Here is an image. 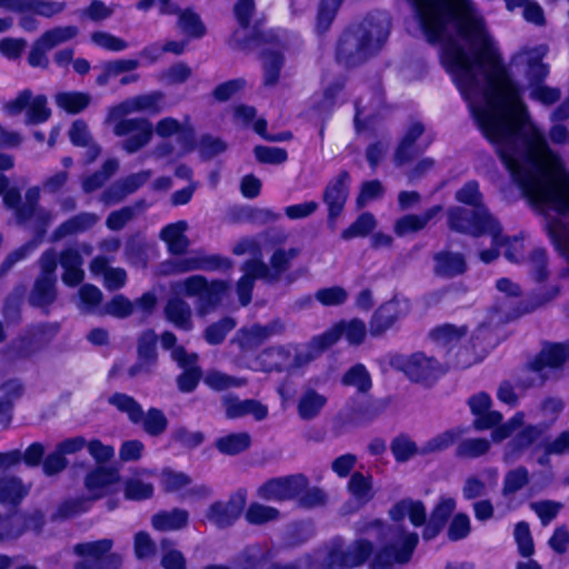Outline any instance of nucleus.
<instances>
[{
  "label": "nucleus",
  "instance_id": "37",
  "mask_svg": "<svg viewBox=\"0 0 569 569\" xmlns=\"http://www.w3.org/2000/svg\"><path fill=\"white\" fill-rule=\"evenodd\" d=\"M440 211L439 207H433L423 214H408L398 219L395 223V232L399 237H405L423 229L427 223Z\"/></svg>",
  "mask_w": 569,
  "mask_h": 569
},
{
  "label": "nucleus",
  "instance_id": "11",
  "mask_svg": "<svg viewBox=\"0 0 569 569\" xmlns=\"http://www.w3.org/2000/svg\"><path fill=\"white\" fill-rule=\"evenodd\" d=\"M367 336L366 323L359 319L345 320L336 323L323 335L311 340L309 348L315 350L316 356L335 345L343 337L349 345H360Z\"/></svg>",
  "mask_w": 569,
  "mask_h": 569
},
{
  "label": "nucleus",
  "instance_id": "40",
  "mask_svg": "<svg viewBox=\"0 0 569 569\" xmlns=\"http://www.w3.org/2000/svg\"><path fill=\"white\" fill-rule=\"evenodd\" d=\"M327 399L325 396L313 391H305L298 400V413L301 419L310 420L317 417L325 407Z\"/></svg>",
  "mask_w": 569,
  "mask_h": 569
},
{
  "label": "nucleus",
  "instance_id": "49",
  "mask_svg": "<svg viewBox=\"0 0 569 569\" xmlns=\"http://www.w3.org/2000/svg\"><path fill=\"white\" fill-rule=\"evenodd\" d=\"M542 366L558 368L569 361V342L550 345L543 348L540 355Z\"/></svg>",
  "mask_w": 569,
  "mask_h": 569
},
{
  "label": "nucleus",
  "instance_id": "51",
  "mask_svg": "<svg viewBox=\"0 0 569 569\" xmlns=\"http://www.w3.org/2000/svg\"><path fill=\"white\" fill-rule=\"evenodd\" d=\"M90 41L93 46L111 52H120L129 47L126 40L107 31L92 32Z\"/></svg>",
  "mask_w": 569,
  "mask_h": 569
},
{
  "label": "nucleus",
  "instance_id": "39",
  "mask_svg": "<svg viewBox=\"0 0 569 569\" xmlns=\"http://www.w3.org/2000/svg\"><path fill=\"white\" fill-rule=\"evenodd\" d=\"M91 101V96L80 91H61L54 96L58 108L68 113H78L86 109Z\"/></svg>",
  "mask_w": 569,
  "mask_h": 569
},
{
  "label": "nucleus",
  "instance_id": "24",
  "mask_svg": "<svg viewBox=\"0 0 569 569\" xmlns=\"http://www.w3.org/2000/svg\"><path fill=\"white\" fill-rule=\"evenodd\" d=\"M244 505L246 496L238 492L226 503H213L208 510L207 518L218 527L229 526L240 516Z\"/></svg>",
  "mask_w": 569,
  "mask_h": 569
},
{
  "label": "nucleus",
  "instance_id": "57",
  "mask_svg": "<svg viewBox=\"0 0 569 569\" xmlns=\"http://www.w3.org/2000/svg\"><path fill=\"white\" fill-rule=\"evenodd\" d=\"M161 486L166 491H179L190 485L191 480L188 475L181 471L164 469L160 476Z\"/></svg>",
  "mask_w": 569,
  "mask_h": 569
},
{
  "label": "nucleus",
  "instance_id": "60",
  "mask_svg": "<svg viewBox=\"0 0 569 569\" xmlns=\"http://www.w3.org/2000/svg\"><path fill=\"white\" fill-rule=\"evenodd\" d=\"M376 227V219L373 216L369 213L361 214L355 223H352L349 228L343 230L342 238L346 240L356 238V237H365Z\"/></svg>",
  "mask_w": 569,
  "mask_h": 569
},
{
  "label": "nucleus",
  "instance_id": "2",
  "mask_svg": "<svg viewBox=\"0 0 569 569\" xmlns=\"http://www.w3.org/2000/svg\"><path fill=\"white\" fill-rule=\"evenodd\" d=\"M365 531L381 540L383 546L378 551L373 552L370 542L365 539L351 546H345L341 539H333L293 565H274L270 569H350L367 560L370 569H387L395 563L408 561L418 542L417 533L405 531L399 526L388 527L379 521L371 522Z\"/></svg>",
  "mask_w": 569,
  "mask_h": 569
},
{
  "label": "nucleus",
  "instance_id": "14",
  "mask_svg": "<svg viewBox=\"0 0 569 569\" xmlns=\"http://www.w3.org/2000/svg\"><path fill=\"white\" fill-rule=\"evenodd\" d=\"M113 546L112 540L102 539L92 542H86L76 546V552L83 558V563H79L77 569H118L121 558L118 555L104 557Z\"/></svg>",
  "mask_w": 569,
  "mask_h": 569
},
{
  "label": "nucleus",
  "instance_id": "54",
  "mask_svg": "<svg viewBox=\"0 0 569 569\" xmlns=\"http://www.w3.org/2000/svg\"><path fill=\"white\" fill-rule=\"evenodd\" d=\"M179 27L183 33L192 38L202 37L206 28L200 18L190 10H184L179 13Z\"/></svg>",
  "mask_w": 569,
  "mask_h": 569
},
{
  "label": "nucleus",
  "instance_id": "52",
  "mask_svg": "<svg viewBox=\"0 0 569 569\" xmlns=\"http://www.w3.org/2000/svg\"><path fill=\"white\" fill-rule=\"evenodd\" d=\"M529 480L528 471L525 468H517L506 473L503 479L502 496L511 499L512 496L522 489Z\"/></svg>",
  "mask_w": 569,
  "mask_h": 569
},
{
  "label": "nucleus",
  "instance_id": "9",
  "mask_svg": "<svg viewBox=\"0 0 569 569\" xmlns=\"http://www.w3.org/2000/svg\"><path fill=\"white\" fill-rule=\"evenodd\" d=\"M176 291L198 297V312L203 316L224 300L228 287L221 281L207 283L202 277L192 276L177 283Z\"/></svg>",
  "mask_w": 569,
  "mask_h": 569
},
{
  "label": "nucleus",
  "instance_id": "3",
  "mask_svg": "<svg viewBox=\"0 0 569 569\" xmlns=\"http://www.w3.org/2000/svg\"><path fill=\"white\" fill-rule=\"evenodd\" d=\"M163 106V94L152 92L130 98L110 109L108 121L113 123L114 133L129 137L123 143L128 152H134L149 142L152 126L146 119H126V117L134 112L158 113Z\"/></svg>",
  "mask_w": 569,
  "mask_h": 569
},
{
  "label": "nucleus",
  "instance_id": "8",
  "mask_svg": "<svg viewBox=\"0 0 569 569\" xmlns=\"http://www.w3.org/2000/svg\"><path fill=\"white\" fill-rule=\"evenodd\" d=\"M298 254L296 249H277L271 259V270L267 269L259 260L248 261L243 267V277L238 282L237 292L241 305H247L250 301V291L252 289L253 280L256 278L273 279L279 273L284 271L290 261Z\"/></svg>",
  "mask_w": 569,
  "mask_h": 569
},
{
  "label": "nucleus",
  "instance_id": "6",
  "mask_svg": "<svg viewBox=\"0 0 569 569\" xmlns=\"http://www.w3.org/2000/svg\"><path fill=\"white\" fill-rule=\"evenodd\" d=\"M525 448L537 451L543 448L546 455H563L569 452V432H562L552 442L546 441V429L537 426L522 427L506 448L503 460L513 462Z\"/></svg>",
  "mask_w": 569,
  "mask_h": 569
},
{
  "label": "nucleus",
  "instance_id": "59",
  "mask_svg": "<svg viewBox=\"0 0 569 569\" xmlns=\"http://www.w3.org/2000/svg\"><path fill=\"white\" fill-rule=\"evenodd\" d=\"M343 383L353 386L359 391H367L371 388L370 376L362 365L352 367L343 377Z\"/></svg>",
  "mask_w": 569,
  "mask_h": 569
},
{
  "label": "nucleus",
  "instance_id": "31",
  "mask_svg": "<svg viewBox=\"0 0 569 569\" xmlns=\"http://www.w3.org/2000/svg\"><path fill=\"white\" fill-rule=\"evenodd\" d=\"M282 330V325L278 321L271 322L268 326H252L239 332L238 341L242 349H251L259 346L268 338Z\"/></svg>",
  "mask_w": 569,
  "mask_h": 569
},
{
  "label": "nucleus",
  "instance_id": "23",
  "mask_svg": "<svg viewBox=\"0 0 569 569\" xmlns=\"http://www.w3.org/2000/svg\"><path fill=\"white\" fill-rule=\"evenodd\" d=\"M388 37L386 28H372L366 37L358 39L352 34H346L339 44V54L347 53L349 49L357 43V53L359 58L378 50Z\"/></svg>",
  "mask_w": 569,
  "mask_h": 569
},
{
  "label": "nucleus",
  "instance_id": "61",
  "mask_svg": "<svg viewBox=\"0 0 569 569\" xmlns=\"http://www.w3.org/2000/svg\"><path fill=\"white\" fill-rule=\"evenodd\" d=\"M392 453L397 461H407L417 453H421L420 448L406 436L396 438L391 445Z\"/></svg>",
  "mask_w": 569,
  "mask_h": 569
},
{
  "label": "nucleus",
  "instance_id": "35",
  "mask_svg": "<svg viewBox=\"0 0 569 569\" xmlns=\"http://www.w3.org/2000/svg\"><path fill=\"white\" fill-rule=\"evenodd\" d=\"M455 508L456 500L452 497L442 496L433 508L430 521L425 529L423 537L426 539L433 538Z\"/></svg>",
  "mask_w": 569,
  "mask_h": 569
},
{
  "label": "nucleus",
  "instance_id": "18",
  "mask_svg": "<svg viewBox=\"0 0 569 569\" xmlns=\"http://www.w3.org/2000/svg\"><path fill=\"white\" fill-rule=\"evenodd\" d=\"M409 312V302L406 299H393L375 312L370 322L372 336H379L391 328L399 319Z\"/></svg>",
  "mask_w": 569,
  "mask_h": 569
},
{
  "label": "nucleus",
  "instance_id": "30",
  "mask_svg": "<svg viewBox=\"0 0 569 569\" xmlns=\"http://www.w3.org/2000/svg\"><path fill=\"white\" fill-rule=\"evenodd\" d=\"M390 517L396 522L402 521L408 517L413 526L419 527L426 521L427 510L421 501L405 499L391 508Z\"/></svg>",
  "mask_w": 569,
  "mask_h": 569
},
{
  "label": "nucleus",
  "instance_id": "10",
  "mask_svg": "<svg viewBox=\"0 0 569 569\" xmlns=\"http://www.w3.org/2000/svg\"><path fill=\"white\" fill-rule=\"evenodd\" d=\"M316 357L315 350L310 349L309 345L299 351L292 347L288 349L272 348L263 351L259 358L247 363L246 367L252 370L270 371L273 369L300 367Z\"/></svg>",
  "mask_w": 569,
  "mask_h": 569
},
{
  "label": "nucleus",
  "instance_id": "45",
  "mask_svg": "<svg viewBox=\"0 0 569 569\" xmlns=\"http://www.w3.org/2000/svg\"><path fill=\"white\" fill-rule=\"evenodd\" d=\"M461 436L460 429H450L441 433H438L426 441L421 447L420 451L423 455L437 453L448 449L452 446L457 439Z\"/></svg>",
  "mask_w": 569,
  "mask_h": 569
},
{
  "label": "nucleus",
  "instance_id": "17",
  "mask_svg": "<svg viewBox=\"0 0 569 569\" xmlns=\"http://www.w3.org/2000/svg\"><path fill=\"white\" fill-rule=\"evenodd\" d=\"M403 371L412 381L430 383L441 377L446 368L431 357L415 353L406 360Z\"/></svg>",
  "mask_w": 569,
  "mask_h": 569
},
{
  "label": "nucleus",
  "instance_id": "16",
  "mask_svg": "<svg viewBox=\"0 0 569 569\" xmlns=\"http://www.w3.org/2000/svg\"><path fill=\"white\" fill-rule=\"evenodd\" d=\"M9 180L4 174L0 173V196H3V203L8 209L14 211L19 221H26L29 218H40L41 212L36 209L34 204L39 199V189L32 188L26 193V203L22 208L18 207L20 193L16 188H8Z\"/></svg>",
  "mask_w": 569,
  "mask_h": 569
},
{
  "label": "nucleus",
  "instance_id": "63",
  "mask_svg": "<svg viewBox=\"0 0 569 569\" xmlns=\"http://www.w3.org/2000/svg\"><path fill=\"white\" fill-rule=\"evenodd\" d=\"M63 10V4L50 0H26L24 12L52 17Z\"/></svg>",
  "mask_w": 569,
  "mask_h": 569
},
{
  "label": "nucleus",
  "instance_id": "4",
  "mask_svg": "<svg viewBox=\"0 0 569 569\" xmlns=\"http://www.w3.org/2000/svg\"><path fill=\"white\" fill-rule=\"evenodd\" d=\"M457 201L473 208L469 212L461 208H452L448 212L449 224L452 229L470 233L473 236H481L487 226L490 227L492 239L497 240V221L495 218L482 207V194L479 191V186L476 181H469L463 184L456 192Z\"/></svg>",
  "mask_w": 569,
  "mask_h": 569
},
{
  "label": "nucleus",
  "instance_id": "32",
  "mask_svg": "<svg viewBox=\"0 0 569 569\" xmlns=\"http://www.w3.org/2000/svg\"><path fill=\"white\" fill-rule=\"evenodd\" d=\"M90 271L93 276H102L104 287L109 290L121 288L127 280V274L123 269L109 268L107 260L102 257H97L92 260Z\"/></svg>",
  "mask_w": 569,
  "mask_h": 569
},
{
  "label": "nucleus",
  "instance_id": "7",
  "mask_svg": "<svg viewBox=\"0 0 569 569\" xmlns=\"http://www.w3.org/2000/svg\"><path fill=\"white\" fill-rule=\"evenodd\" d=\"M546 52L547 49L543 46L525 49L515 57V63L526 67L531 81L529 86L530 98L543 104H551L559 99L560 93L555 88L540 84V80L549 72L548 67L541 62Z\"/></svg>",
  "mask_w": 569,
  "mask_h": 569
},
{
  "label": "nucleus",
  "instance_id": "48",
  "mask_svg": "<svg viewBox=\"0 0 569 569\" xmlns=\"http://www.w3.org/2000/svg\"><path fill=\"white\" fill-rule=\"evenodd\" d=\"M465 270V260L458 253H440L436 257L437 273L446 277L457 276Z\"/></svg>",
  "mask_w": 569,
  "mask_h": 569
},
{
  "label": "nucleus",
  "instance_id": "44",
  "mask_svg": "<svg viewBox=\"0 0 569 569\" xmlns=\"http://www.w3.org/2000/svg\"><path fill=\"white\" fill-rule=\"evenodd\" d=\"M188 522V512L184 510H172L170 512L157 513L152 517V526L160 531L178 530Z\"/></svg>",
  "mask_w": 569,
  "mask_h": 569
},
{
  "label": "nucleus",
  "instance_id": "55",
  "mask_svg": "<svg viewBox=\"0 0 569 569\" xmlns=\"http://www.w3.org/2000/svg\"><path fill=\"white\" fill-rule=\"evenodd\" d=\"M28 492V488L24 487L18 479H9L0 481V502L16 503Z\"/></svg>",
  "mask_w": 569,
  "mask_h": 569
},
{
  "label": "nucleus",
  "instance_id": "29",
  "mask_svg": "<svg viewBox=\"0 0 569 569\" xmlns=\"http://www.w3.org/2000/svg\"><path fill=\"white\" fill-rule=\"evenodd\" d=\"M22 386L13 378L0 379V426L6 427L11 419L12 403L22 395Z\"/></svg>",
  "mask_w": 569,
  "mask_h": 569
},
{
  "label": "nucleus",
  "instance_id": "53",
  "mask_svg": "<svg viewBox=\"0 0 569 569\" xmlns=\"http://www.w3.org/2000/svg\"><path fill=\"white\" fill-rule=\"evenodd\" d=\"M349 492L359 502H367L372 498V488L370 479L360 475L353 473L349 481Z\"/></svg>",
  "mask_w": 569,
  "mask_h": 569
},
{
  "label": "nucleus",
  "instance_id": "50",
  "mask_svg": "<svg viewBox=\"0 0 569 569\" xmlns=\"http://www.w3.org/2000/svg\"><path fill=\"white\" fill-rule=\"evenodd\" d=\"M487 482L482 481L478 477H470L467 479L463 487V497L466 499H473L482 496L488 486H495L498 480V472L495 469H490L485 473Z\"/></svg>",
  "mask_w": 569,
  "mask_h": 569
},
{
  "label": "nucleus",
  "instance_id": "58",
  "mask_svg": "<svg viewBox=\"0 0 569 569\" xmlns=\"http://www.w3.org/2000/svg\"><path fill=\"white\" fill-rule=\"evenodd\" d=\"M279 517L277 509L260 503H252L246 512V519L250 523L262 525Z\"/></svg>",
  "mask_w": 569,
  "mask_h": 569
},
{
  "label": "nucleus",
  "instance_id": "41",
  "mask_svg": "<svg viewBox=\"0 0 569 569\" xmlns=\"http://www.w3.org/2000/svg\"><path fill=\"white\" fill-rule=\"evenodd\" d=\"M166 317L177 328L190 330L192 328L191 310L181 299H172L166 307Z\"/></svg>",
  "mask_w": 569,
  "mask_h": 569
},
{
  "label": "nucleus",
  "instance_id": "47",
  "mask_svg": "<svg viewBox=\"0 0 569 569\" xmlns=\"http://www.w3.org/2000/svg\"><path fill=\"white\" fill-rule=\"evenodd\" d=\"M69 138L76 146H88L89 161H93L98 157L100 152L99 148L94 144H89L90 133L87 123L82 120H77L72 123L71 128L69 129Z\"/></svg>",
  "mask_w": 569,
  "mask_h": 569
},
{
  "label": "nucleus",
  "instance_id": "62",
  "mask_svg": "<svg viewBox=\"0 0 569 569\" xmlns=\"http://www.w3.org/2000/svg\"><path fill=\"white\" fill-rule=\"evenodd\" d=\"M513 536L520 555L523 557L531 556L535 547L528 523L518 522L515 527Z\"/></svg>",
  "mask_w": 569,
  "mask_h": 569
},
{
  "label": "nucleus",
  "instance_id": "20",
  "mask_svg": "<svg viewBox=\"0 0 569 569\" xmlns=\"http://www.w3.org/2000/svg\"><path fill=\"white\" fill-rule=\"evenodd\" d=\"M120 476L116 469L97 468L86 478V489L91 499L118 492Z\"/></svg>",
  "mask_w": 569,
  "mask_h": 569
},
{
  "label": "nucleus",
  "instance_id": "36",
  "mask_svg": "<svg viewBox=\"0 0 569 569\" xmlns=\"http://www.w3.org/2000/svg\"><path fill=\"white\" fill-rule=\"evenodd\" d=\"M188 223L183 220L166 226L161 231V239L167 243L168 249L172 253H182L189 241L186 237Z\"/></svg>",
  "mask_w": 569,
  "mask_h": 569
},
{
  "label": "nucleus",
  "instance_id": "25",
  "mask_svg": "<svg viewBox=\"0 0 569 569\" xmlns=\"http://www.w3.org/2000/svg\"><path fill=\"white\" fill-rule=\"evenodd\" d=\"M156 133L162 138L176 137L179 143L178 154L192 149L193 132L187 122H179L173 118H163L156 126Z\"/></svg>",
  "mask_w": 569,
  "mask_h": 569
},
{
  "label": "nucleus",
  "instance_id": "19",
  "mask_svg": "<svg viewBox=\"0 0 569 569\" xmlns=\"http://www.w3.org/2000/svg\"><path fill=\"white\" fill-rule=\"evenodd\" d=\"M42 274L37 280L34 289L31 295V300L37 306H46L53 301L56 297L54 291V269L56 259L53 254L47 253L41 261Z\"/></svg>",
  "mask_w": 569,
  "mask_h": 569
},
{
  "label": "nucleus",
  "instance_id": "64",
  "mask_svg": "<svg viewBox=\"0 0 569 569\" xmlns=\"http://www.w3.org/2000/svg\"><path fill=\"white\" fill-rule=\"evenodd\" d=\"M204 382L212 389L223 390L231 387H240L246 383V380L233 378L219 371H210L204 377Z\"/></svg>",
  "mask_w": 569,
  "mask_h": 569
},
{
  "label": "nucleus",
  "instance_id": "26",
  "mask_svg": "<svg viewBox=\"0 0 569 569\" xmlns=\"http://www.w3.org/2000/svg\"><path fill=\"white\" fill-rule=\"evenodd\" d=\"M431 142L429 137H423V127L420 123H413L401 140L396 160L399 164L409 160L412 156L423 151Z\"/></svg>",
  "mask_w": 569,
  "mask_h": 569
},
{
  "label": "nucleus",
  "instance_id": "27",
  "mask_svg": "<svg viewBox=\"0 0 569 569\" xmlns=\"http://www.w3.org/2000/svg\"><path fill=\"white\" fill-rule=\"evenodd\" d=\"M172 358L184 369V372L178 378V387L183 392L192 391L200 379V370L197 368V356L194 353L187 355L186 351L178 347L172 351Z\"/></svg>",
  "mask_w": 569,
  "mask_h": 569
},
{
  "label": "nucleus",
  "instance_id": "28",
  "mask_svg": "<svg viewBox=\"0 0 569 569\" xmlns=\"http://www.w3.org/2000/svg\"><path fill=\"white\" fill-rule=\"evenodd\" d=\"M223 406L227 417L231 419L251 416L260 421L268 416V407L253 399L240 400L237 398H226Z\"/></svg>",
  "mask_w": 569,
  "mask_h": 569
},
{
  "label": "nucleus",
  "instance_id": "1",
  "mask_svg": "<svg viewBox=\"0 0 569 569\" xmlns=\"http://www.w3.org/2000/svg\"><path fill=\"white\" fill-rule=\"evenodd\" d=\"M427 40L467 102H522L483 19L470 0H411Z\"/></svg>",
  "mask_w": 569,
  "mask_h": 569
},
{
  "label": "nucleus",
  "instance_id": "34",
  "mask_svg": "<svg viewBox=\"0 0 569 569\" xmlns=\"http://www.w3.org/2000/svg\"><path fill=\"white\" fill-rule=\"evenodd\" d=\"M152 472L147 469L137 471L132 477L126 480L123 485L124 497L130 500H143L153 495V485L143 480L144 477H151Z\"/></svg>",
  "mask_w": 569,
  "mask_h": 569
},
{
  "label": "nucleus",
  "instance_id": "38",
  "mask_svg": "<svg viewBox=\"0 0 569 569\" xmlns=\"http://www.w3.org/2000/svg\"><path fill=\"white\" fill-rule=\"evenodd\" d=\"M139 67L136 59H117L102 63L99 69L100 73L96 79L98 86H106L110 79L120 76L123 72L133 71Z\"/></svg>",
  "mask_w": 569,
  "mask_h": 569
},
{
  "label": "nucleus",
  "instance_id": "15",
  "mask_svg": "<svg viewBox=\"0 0 569 569\" xmlns=\"http://www.w3.org/2000/svg\"><path fill=\"white\" fill-rule=\"evenodd\" d=\"M308 487L302 475L271 479L258 489V495L264 500L282 501L299 497Z\"/></svg>",
  "mask_w": 569,
  "mask_h": 569
},
{
  "label": "nucleus",
  "instance_id": "21",
  "mask_svg": "<svg viewBox=\"0 0 569 569\" xmlns=\"http://www.w3.org/2000/svg\"><path fill=\"white\" fill-rule=\"evenodd\" d=\"M497 240L495 241L492 239V232L490 230V227L487 226L485 228V232L480 236H488L490 238V243L493 246V249L490 250H482L480 252V259L489 263L492 260H495L498 257V247H506L505 256L510 261H518L519 257L522 254L523 251V240L520 238H505L501 236L499 223L497 222Z\"/></svg>",
  "mask_w": 569,
  "mask_h": 569
},
{
  "label": "nucleus",
  "instance_id": "56",
  "mask_svg": "<svg viewBox=\"0 0 569 569\" xmlns=\"http://www.w3.org/2000/svg\"><path fill=\"white\" fill-rule=\"evenodd\" d=\"M490 442L483 438L467 439L457 447V455L463 458H477L489 451Z\"/></svg>",
  "mask_w": 569,
  "mask_h": 569
},
{
  "label": "nucleus",
  "instance_id": "33",
  "mask_svg": "<svg viewBox=\"0 0 569 569\" xmlns=\"http://www.w3.org/2000/svg\"><path fill=\"white\" fill-rule=\"evenodd\" d=\"M349 176L341 173L332 181L325 193V201L329 206L330 217H336L342 210L348 193Z\"/></svg>",
  "mask_w": 569,
  "mask_h": 569
},
{
  "label": "nucleus",
  "instance_id": "13",
  "mask_svg": "<svg viewBox=\"0 0 569 569\" xmlns=\"http://www.w3.org/2000/svg\"><path fill=\"white\" fill-rule=\"evenodd\" d=\"M4 111L11 117L24 111L26 122L30 124L44 122L51 116L47 97L43 94L34 96L28 90L20 92L14 99L8 101L4 104Z\"/></svg>",
  "mask_w": 569,
  "mask_h": 569
},
{
  "label": "nucleus",
  "instance_id": "43",
  "mask_svg": "<svg viewBox=\"0 0 569 569\" xmlns=\"http://www.w3.org/2000/svg\"><path fill=\"white\" fill-rule=\"evenodd\" d=\"M78 32L79 30L74 26L56 27L46 31L38 39L40 40L41 46L52 50L53 48L76 38Z\"/></svg>",
  "mask_w": 569,
  "mask_h": 569
},
{
  "label": "nucleus",
  "instance_id": "42",
  "mask_svg": "<svg viewBox=\"0 0 569 569\" xmlns=\"http://www.w3.org/2000/svg\"><path fill=\"white\" fill-rule=\"evenodd\" d=\"M465 333L466 331L462 327L443 325L431 332V338L439 348H449V351H452L458 347V342Z\"/></svg>",
  "mask_w": 569,
  "mask_h": 569
},
{
  "label": "nucleus",
  "instance_id": "22",
  "mask_svg": "<svg viewBox=\"0 0 569 569\" xmlns=\"http://www.w3.org/2000/svg\"><path fill=\"white\" fill-rule=\"evenodd\" d=\"M91 252L92 247L90 244L83 243L78 248H70L61 254L60 263L63 268L62 281L67 286L73 287L82 281L84 272L81 268V254L90 256Z\"/></svg>",
  "mask_w": 569,
  "mask_h": 569
},
{
  "label": "nucleus",
  "instance_id": "5",
  "mask_svg": "<svg viewBox=\"0 0 569 569\" xmlns=\"http://www.w3.org/2000/svg\"><path fill=\"white\" fill-rule=\"evenodd\" d=\"M469 406L471 412L476 416L473 422L476 429H492L491 439L493 442H501L508 439L516 432L518 433L520 428L523 427L525 415L522 412H517L507 422L501 423V413L498 411L490 410L491 398L485 392H480L471 397L469 399Z\"/></svg>",
  "mask_w": 569,
  "mask_h": 569
},
{
  "label": "nucleus",
  "instance_id": "46",
  "mask_svg": "<svg viewBox=\"0 0 569 569\" xmlns=\"http://www.w3.org/2000/svg\"><path fill=\"white\" fill-rule=\"evenodd\" d=\"M250 436L246 432L230 433L220 437L217 442V449L226 455H237L250 446Z\"/></svg>",
  "mask_w": 569,
  "mask_h": 569
},
{
  "label": "nucleus",
  "instance_id": "12",
  "mask_svg": "<svg viewBox=\"0 0 569 569\" xmlns=\"http://www.w3.org/2000/svg\"><path fill=\"white\" fill-rule=\"evenodd\" d=\"M109 401L118 410L127 413L132 422L142 421L143 429L149 435L156 436L162 433L167 428V418L160 410L150 409L147 415L143 416L141 407L133 398L127 395H113Z\"/></svg>",
  "mask_w": 569,
  "mask_h": 569
}]
</instances>
